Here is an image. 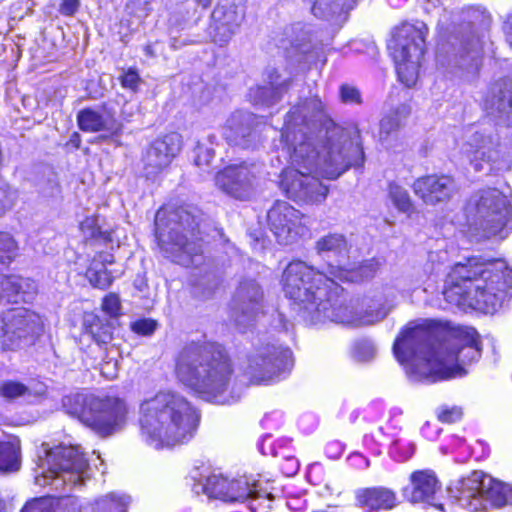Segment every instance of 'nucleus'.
<instances>
[{"mask_svg":"<svg viewBox=\"0 0 512 512\" xmlns=\"http://www.w3.org/2000/svg\"><path fill=\"white\" fill-rule=\"evenodd\" d=\"M17 193L15 190L4 183H0V215L11 209L16 201Z\"/></svg>","mask_w":512,"mask_h":512,"instance_id":"44","label":"nucleus"},{"mask_svg":"<svg viewBox=\"0 0 512 512\" xmlns=\"http://www.w3.org/2000/svg\"><path fill=\"white\" fill-rule=\"evenodd\" d=\"M81 130L87 132L105 131L110 135H117L121 129V123L109 111L84 109L77 116Z\"/></svg>","mask_w":512,"mask_h":512,"instance_id":"26","label":"nucleus"},{"mask_svg":"<svg viewBox=\"0 0 512 512\" xmlns=\"http://www.w3.org/2000/svg\"><path fill=\"white\" fill-rule=\"evenodd\" d=\"M457 502L468 512H487L512 505V485L474 471L457 488Z\"/></svg>","mask_w":512,"mask_h":512,"instance_id":"12","label":"nucleus"},{"mask_svg":"<svg viewBox=\"0 0 512 512\" xmlns=\"http://www.w3.org/2000/svg\"><path fill=\"white\" fill-rule=\"evenodd\" d=\"M461 151L476 171H482L485 165L495 170H507L512 163V154L500 145L497 135L469 130Z\"/></svg>","mask_w":512,"mask_h":512,"instance_id":"14","label":"nucleus"},{"mask_svg":"<svg viewBox=\"0 0 512 512\" xmlns=\"http://www.w3.org/2000/svg\"><path fill=\"white\" fill-rule=\"evenodd\" d=\"M393 352L411 379L436 382L465 375L464 366L480 358L481 342L472 327H451L433 335L417 325L401 332Z\"/></svg>","mask_w":512,"mask_h":512,"instance_id":"3","label":"nucleus"},{"mask_svg":"<svg viewBox=\"0 0 512 512\" xmlns=\"http://www.w3.org/2000/svg\"><path fill=\"white\" fill-rule=\"evenodd\" d=\"M415 452V444L408 438L406 433L396 436L390 445V455L399 462L410 459Z\"/></svg>","mask_w":512,"mask_h":512,"instance_id":"38","label":"nucleus"},{"mask_svg":"<svg viewBox=\"0 0 512 512\" xmlns=\"http://www.w3.org/2000/svg\"><path fill=\"white\" fill-rule=\"evenodd\" d=\"M193 480L192 491L197 494H205L209 498H215L227 502L231 498L229 494L230 480L221 474L211 473L207 469L200 471L195 469L191 472Z\"/></svg>","mask_w":512,"mask_h":512,"instance_id":"23","label":"nucleus"},{"mask_svg":"<svg viewBox=\"0 0 512 512\" xmlns=\"http://www.w3.org/2000/svg\"><path fill=\"white\" fill-rule=\"evenodd\" d=\"M448 261V252L445 249L430 251L428 254V262L432 265L433 270L439 271L441 266Z\"/></svg>","mask_w":512,"mask_h":512,"instance_id":"50","label":"nucleus"},{"mask_svg":"<svg viewBox=\"0 0 512 512\" xmlns=\"http://www.w3.org/2000/svg\"><path fill=\"white\" fill-rule=\"evenodd\" d=\"M377 349L369 339L356 340L351 347V356L357 362H367L376 355Z\"/></svg>","mask_w":512,"mask_h":512,"instance_id":"40","label":"nucleus"},{"mask_svg":"<svg viewBox=\"0 0 512 512\" xmlns=\"http://www.w3.org/2000/svg\"><path fill=\"white\" fill-rule=\"evenodd\" d=\"M17 252V244L8 234L0 232V263H9Z\"/></svg>","mask_w":512,"mask_h":512,"instance_id":"42","label":"nucleus"},{"mask_svg":"<svg viewBox=\"0 0 512 512\" xmlns=\"http://www.w3.org/2000/svg\"><path fill=\"white\" fill-rule=\"evenodd\" d=\"M35 291L34 282L29 279H24L20 276L2 275L0 276V295L6 297L8 300L18 301L21 299L26 301V294Z\"/></svg>","mask_w":512,"mask_h":512,"instance_id":"29","label":"nucleus"},{"mask_svg":"<svg viewBox=\"0 0 512 512\" xmlns=\"http://www.w3.org/2000/svg\"><path fill=\"white\" fill-rule=\"evenodd\" d=\"M340 99L346 104H359L361 103V94L359 90L349 84H343L339 89Z\"/></svg>","mask_w":512,"mask_h":512,"instance_id":"46","label":"nucleus"},{"mask_svg":"<svg viewBox=\"0 0 512 512\" xmlns=\"http://www.w3.org/2000/svg\"><path fill=\"white\" fill-rule=\"evenodd\" d=\"M131 327L137 334L150 335L156 329V322L150 319H143L132 323Z\"/></svg>","mask_w":512,"mask_h":512,"instance_id":"52","label":"nucleus"},{"mask_svg":"<svg viewBox=\"0 0 512 512\" xmlns=\"http://www.w3.org/2000/svg\"><path fill=\"white\" fill-rule=\"evenodd\" d=\"M89 477L88 460L79 446L43 443L38 451L35 483L54 490L82 485Z\"/></svg>","mask_w":512,"mask_h":512,"instance_id":"8","label":"nucleus"},{"mask_svg":"<svg viewBox=\"0 0 512 512\" xmlns=\"http://www.w3.org/2000/svg\"><path fill=\"white\" fill-rule=\"evenodd\" d=\"M413 189L426 204L435 205L448 201L456 192V185L449 176L429 175L418 178Z\"/></svg>","mask_w":512,"mask_h":512,"instance_id":"22","label":"nucleus"},{"mask_svg":"<svg viewBox=\"0 0 512 512\" xmlns=\"http://www.w3.org/2000/svg\"><path fill=\"white\" fill-rule=\"evenodd\" d=\"M63 408L102 437L120 432L127 423L128 406L117 396L73 394L62 400Z\"/></svg>","mask_w":512,"mask_h":512,"instance_id":"9","label":"nucleus"},{"mask_svg":"<svg viewBox=\"0 0 512 512\" xmlns=\"http://www.w3.org/2000/svg\"><path fill=\"white\" fill-rule=\"evenodd\" d=\"M512 288V269L504 260L477 257L458 262L450 269L443 296L451 307L495 313Z\"/></svg>","mask_w":512,"mask_h":512,"instance_id":"4","label":"nucleus"},{"mask_svg":"<svg viewBox=\"0 0 512 512\" xmlns=\"http://www.w3.org/2000/svg\"><path fill=\"white\" fill-rule=\"evenodd\" d=\"M1 395L7 399H14L24 395L27 392V387L19 382L7 381L1 385Z\"/></svg>","mask_w":512,"mask_h":512,"instance_id":"45","label":"nucleus"},{"mask_svg":"<svg viewBox=\"0 0 512 512\" xmlns=\"http://www.w3.org/2000/svg\"><path fill=\"white\" fill-rule=\"evenodd\" d=\"M463 416V409L456 405H442L437 409V418L442 423H454Z\"/></svg>","mask_w":512,"mask_h":512,"instance_id":"43","label":"nucleus"},{"mask_svg":"<svg viewBox=\"0 0 512 512\" xmlns=\"http://www.w3.org/2000/svg\"><path fill=\"white\" fill-rule=\"evenodd\" d=\"M215 183L227 195L248 200L256 192L257 178L253 169L245 164L230 165L216 174Z\"/></svg>","mask_w":512,"mask_h":512,"instance_id":"18","label":"nucleus"},{"mask_svg":"<svg viewBox=\"0 0 512 512\" xmlns=\"http://www.w3.org/2000/svg\"><path fill=\"white\" fill-rule=\"evenodd\" d=\"M78 8L79 0H62L59 11L65 16H71L76 13Z\"/></svg>","mask_w":512,"mask_h":512,"instance_id":"56","label":"nucleus"},{"mask_svg":"<svg viewBox=\"0 0 512 512\" xmlns=\"http://www.w3.org/2000/svg\"><path fill=\"white\" fill-rule=\"evenodd\" d=\"M280 145L289 157V166L280 176V188L291 199L303 203H321L328 187L319 176L334 180L350 167L364 163L358 141L326 119L318 97L306 99L287 114Z\"/></svg>","mask_w":512,"mask_h":512,"instance_id":"1","label":"nucleus"},{"mask_svg":"<svg viewBox=\"0 0 512 512\" xmlns=\"http://www.w3.org/2000/svg\"><path fill=\"white\" fill-rule=\"evenodd\" d=\"M182 148V137L178 133H169L156 139L147 149L144 157V170L152 177L166 169Z\"/></svg>","mask_w":512,"mask_h":512,"instance_id":"19","label":"nucleus"},{"mask_svg":"<svg viewBox=\"0 0 512 512\" xmlns=\"http://www.w3.org/2000/svg\"><path fill=\"white\" fill-rule=\"evenodd\" d=\"M20 467V441L0 442V470L15 471Z\"/></svg>","mask_w":512,"mask_h":512,"instance_id":"34","label":"nucleus"},{"mask_svg":"<svg viewBox=\"0 0 512 512\" xmlns=\"http://www.w3.org/2000/svg\"><path fill=\"white\" fill-rule=\"evenodd\" d=\"M199 419L195 407L182 394L170 389L148 394L139 403L140 436L155 449L191 439Z\"/></svg>","mask_w":512,"mask_h":512,"instance_id":"6","label":"nucleus"},{"mask_svg":"<svg viewBox=\"0 0 512 512\" xmlns=\"http://www.w3.org/2000/svg\"><path fill=\"white\" fill-rule=\"evenodd\" d=\"M456 449H463L467 450L465 440L463 438H460L458 436H453L451 438V443L447 447H442L443 453H449Z\"/></svg>","mask_w":512,"mask_h":512,"instance_id":"57","label":"nucleus"},{"mask_svg":"<svg viewBox=\"0 0 512 512\" xmlns=\"http://www.w3.org/2000/svg\"><path fill=\"white\" fill-rule=\"evenodd\" d=\"M303 214L285 201H276L267 212V223L281 245L297 243L308 233Z\"/></svg>","mask_w":512,"mask_h":512,"instance_id":"16","label":"nucleus"},{"mask_svg":"<svg viewBox=\"0 0 512 512\" xmlns=\"http://www.w3.org/2000/svg\"><path fill=\"white\" fill-rule=\"evenodd\" d=\"M486 108L512 124V75L496 81L487 95Z\"/></svg>","mask_w":512,"mask_h":512,"instance_id":"24","label":"nucleus"},{"mask_svg":"<svg viewBox=\"0 0 512 512\" xmlns=\"http://www.w3.org/2000/svg\"><path fill=\"white\" fill-rule=\"evenodd\" d=\"M229 494L231 498H227V502L250 501L251 504L249 507L252 511L260 507V504L254 505L253 501L259 500L260 498H264L268 501L273 499L271 493L264 490L259 481L247 476L232 478L230 480Z\"/></svg>","mask_w":512,"mask_h":512,"instance_id":"25","label":"nucleus"},{"mask_svg":"<svg viewBox=\"0 0 512 512\" xmlns=\"http://www.w3.org/2000/svg\"><path fill=\"white\" fill-rule=\"evenodd\" d=\"M287 461L290 464L291 474L296 473V471L298 470V462H297V460L294 459V458H290Z\"/></svg>","mask_w":512,"mask_h":512,"instance_id":"59","label":"nucleus"},{"mask_svg":"<svg viewBox=\"0 0 512 512\" xmlns=\"http://www.w3.org/2000/svg\"><path fill=\"white\" fill-rule=\"evenodd\" d=\"M318 254L335 258L336 264L329 263L327 271H316L301 260L291 261L282 275L285 295L301 306L303 317L311 324L335 323L365 326L383 320L389 313L384 305H368L360 313L344 305L339 297L337 280L357 282L372 276V264L350 268L346 264L349 245L344 235L330 233L319 238L315 244Z\"/></svg>","mask_w":512,"mask_h":512,"instance_id":"2","label":"nucleus"},{"mask_svg":"<svg viewBox=\"0 0 512 512\" xmlns=\"http://www.w3.org/2000/svg\"><path fill=\"white\" fill-rule=\"evenodd\" d=\"M199 221L192 209L160 208L155 216L156 238L164 255L185 267H198L204 262L200 239L196 236Z\"/></svg>","mask_w":512,"mask_h":512,"instance_id":"7","label":"nucleus"},{"mask_svg":"<svg viewBox=\"0 0 512 512\" xmlns=\"http://www.w3.org/2000/svg\"><path fill=\"white\" fill-rule=\"evenodd\" d=\"M114 262V257L108 252H101L96 255L86 271L89 283L99 289H107L113 280L120 275L114 274L107 269V265Z\"/></svg>","mask_w":512,"mask_h":512,"instance_id":"28","label":"nucleus"},{"mask_svg":"<svg viewBox=\"0 0 512 512\" xmlns=\"http://www.w3.org/2000/svg\"><path fill=\"white\" fill-rule=\"evenodd\" d=\"M469 23L473 26L486 29L490 23V17L485 10L471 8L468 11Z\"/></svg>","mask_w":512,"mask_h":512,"instance_id":"47","label":"nucleus"},{"mask_svg":"<svg viewBox=\"0 0 512 512\" xmlns=\"http://www.w3.org/2000/svg\"><path fill=\"white\" fill-rule=\"evenodd\" d=\"M213 0H196L198 5L202 6L203 8H207L211 5Z\"/></svg>","mask_w":512,"mask_h":512,"instance_id":"60","label":"nucleus"},{"mask_svg":"<svg viewBox=\"0 0 512 512\" xmlns=\"http://www.w3.org/2000/svg\"><path fill=\"white\" fill-rule=\"evenodd\" d=\"M291 367L289 348L267 344L257 347L248 356L243 372L252 384H270L280 380Z\"/></svg>","mask_w":512,"mask_h":512,"instance_id":"13","label":"nucleus"},{"mask_svg":"<svg viewBox=\"0 0 512 512\" xmlns=\"http://www.w3.org/2000/svg\"><path fill=\"white\" fill-rule=\"evenodd\" d=\"M343 451V444L337 440L328 442L325 447V453L331 459L339 458L342 455Z\"/></svg>","mask_w":512,"mask_h":512,"instance_id":"54","label":"nucleus"},{"mask_svg":"<svg viewBox=\"0 0 512 512\" xmlns=\"http://www.w3.org/2000/svg\"><path fill=\"white\" fill-rule=\"evenodd\" d=\"M250 115L241 112L233 114L226 122L223 135L232 144H242V139L250 134L247 125Z\"/></svg>","mask_w":512,"mask_h":512,"instance_id":"32","label":"nucleus"},{"mask_svg":"<svg viewBox=\"0 0 512 512\" xmlns=\"http://www.w3.org/2000/svg\"><path fill=\"white\" fill-rule=\"evenodd\" d=\"M503 29L506 36V41L512 48V13L507 17Z\"/></svg>","mask_w":512,"mask_h":512,"instance_id":"58","label":"nucleus"},{"mask_svg":"<svg viewBox=\"0 0 512 512\" xmlns=\"http://www.w3.org/2000/svg\"><path fill=\"white\" fill-rule=\"evenodd\" d=\"M210 24V35L215 43L227 44L239 28L243 14L238 11L237 6L218 5L214 8Z\"/></svg>","mask_w":512,"mask_h":512,"instance_id":"21","label":"nucleus"},{"mask_svg":"<svg viewBox=\"0 0 512 512\" xmlns=\"http://www.w3.org/2000/svg\"><path fill=\"white\" fill-rule=\"evenodd\" d=\"M214 157L213 149L205 147L202 144H198L195 149V164L198 167L209 166L211 160Z\"/></svg>","mask_w":512,"mask_h":512,"instance_id":"48","label":"nucleus"},{"mask_svg":"<svg viewBox=\"0 0 512 512\" xmlns=\"http://www.w3.org/2000/svg\"><path fill=\"white\" fill-rule=\"evenodd\" d=\"M440 433V428L434 423L426 422L421 428V434L428 440H436Z\"/></svg>","mask_w":512,"mask_h":512,"instance_id":"55","label":"nucleus"},{"mask_svg":"<svg viewBox=\"0 0 512 512\" xmlns=\"http://www.w3.org/2000/svg\"><path fill=\"white\" fill-rule=\"evenodd\" d=\"M80 231L85 241L95 240L108 242L111 241V234L103 228L101 220L98 216L86 217L80 223Z\"/></svg>","mask_w":512,"mask_h":512,"instance_id":"36","label":"nucleus"},{"mask_svg":"<svg viewBox=\"0 0 512 512\" xmlns=\"http://www.w3.org/2000/svg\"><path fill=\"white\" fill-rule=\"evenodd\" d=\"M482 43L477 40L470 44L465 55L461 56L460 67L466 71L467 75L474 76L481 66Z\"/></svg>","mask_w":512,"mask_h":512,"instance_id":"37","label":"nucleus"},{"mask_svg":"<svg viewBox=\"0 0 512 512\" xmlns=\"http://www.w3.org/2000/svg\"><path fill=\"white\" fill-rule=\"evenodd\" d=\"M388 198L393 206L402 213H408L412 209V201L408 191L396 183L388 186Z\"/></svg>","mask_w":512,"mask_h":512,"instance_id":"39","label":"nucleus"},{"mask_svg":"<svg viewBox=\"0 0 512 512\" xmlns=\"http://www.w3.org/2000/svg\"><path fill=\"white\" fill-rule=\"evenodd\" d=\"M121 85L124 88L130 89L132 91H136L139 83L140 77L136 70L128 69L124 74L120 77Z\"/></svg>","mask_w":512,"mask_h":512,"instance_id":"49","label":"nucleus"},{"mask_svg":"<svg viewBox=\"0 0 512 512\" xmlns=\"http://www.w3.org/2000/svg\"><path fill=\"white\" fill-rule=\"evenodd\" d=\"M263 309V291L254 280L241 282L232 303V318L238 329L244 332L256 321Z\"/></svg>","mask_w":512,"mask_h":512,"instance_id":"17","label":"nucleus"},{"mask_svg":"<svg viewBox=\"0 0 512 512\" xmlns=\"http://www.w3.org/2000/svg\"><path fill=\"white\" fill-rule=\"evenodd\" d=\"M0 337L5 347L14 349L21 341H32L43 331L41 317L23 307L9 309L0 315Z\"/></svg>","mask_w":512,"mask_h":512,"instance_id":"15","label":"nucleus"},{"mask_svg":"<svg viewBox=\"0 0 512 512\" xmlns=\"http://www.w3.org/2000/svg\"><path fill=\"white\" fill-rule=\"evenodd\" d=\"M311 11L317 17H326L353 7L355 0H307Z\"/></svg>","mask_w":512,"mask_h":512,"instance_id":"35","label":"nucleus"},{"mask_svg":"<svg viewBox=\"0 0 512 512\" xmlns=\"http://www.w3.org/2000/svg\"><path fill=\"white\" fill-rule=\"evenodd\" d=\"M465 215L483 237L506 238L512 231V196L496 188L479 190L469 198Z\"/></svg>","mask_w":512,"mask_h":512,"instance_id":"10","label":"nucleus"},{"mask_svg":"<svg viewBox=\"0 0 512 512\" xmlns=\"http://www.w3.org/2000/svg\"><path fill=\"white\" fill-rule=\"evenodd\" d=\"M427 32L423 21L404 22L395 29L388 44L398 78L407 87L414 86L418 80Z\"/></svg>","mask_w":512,"mask_h":512,"instance_id":"11","label":"nucleus"},{"mask_svg":"<svg viewBox=\"0 0 512 512\" xmlns=\"http://www.w3.org/2000/svg\"><path fill=\"white\" fill-rule=\"evenodd\" d=\"M100 371L106 379L112 380L117 377L118 362L114 359H110L109 361L101 364Z\"/></svg>","mask_w":512,"mask_h":512,"instance_id":"53","label":"nucleus"},{"mask_svg":"<svg viewBox=\"0 0 512 512\" xmlns=\"http://www.w3.org/2000/svg\"><path fill=\"white\" fill-rule=\"evenodd\" d=\"M174 374L180 384L206 401L224 405L240 398L233 385L231 360L218 343L186 344L175 358Z\"/></svg>","mask_w":512,"mask_h":512,"instance_id":"5","label":"nucleus"},{"mask_svg":"<svg viewBox=\"0 0 512 512\" xmlns=\"http://www.w3.org/2000/svg\"><path fill=\"white\" fill-rule=\"evenodd\" d=\"M130 503V496L112 492L96 499L93 510L98 512H127Z\"/></svg>","mask_w":512,"mask_h":512,"instance_id":"33","label":"nucleus"},{"mask_svg":"<svg viewBox=\"0 0 512 512\" xmlns=\"http://www.w3.org/2000/svg\"><path fill=\"white\" fill-rule=\"evenodd\" d=\"M20 512H82V506L74 497H40L28 501Z\"/></svg>","mask_w":512,"mask_h":512,"instance_id":"27","label":"nucleus"},{"mask_svg":"<svg viewBox=\"0 0 512 512\" xmlns=\"http://www.w3.org/2000/svg\"><path fill=\"white\" fill-rule=\"evenodd\" d=\"M89 334L98 345L107 344L112 340L111 327L108 324H103L97 317H93V323L89 326Z\"/></svg>","mask_w":512,"mask_h":512,"instance_id":"41","label":"nucleus"},{"mask_svg":"<svg viewBox=\"0 0 512 512\" xmlns=\"http://www.w3.org/2000/svg\"><path fill=\"white\" fill-rule=\"evenodd\" d=\"M102 309L110 316H116L120 310V299L116 294L105 296L102 302Z\"/></svg>","mask_w":512,"mask_h":512,"instance_id":"51","label":"nucleus"},{"mask_svg":"<svg viewBox=\"0 0 512 512\" xmlns=\"http://www.w3.org/2000/svg\"><path fill=\"white\" fill-rule=\"evenodd\" d=\"M410 114V108L401 104L394 110H391L380 121L379 139L382 143H386L390 138L396 136L399 128Z\"/></svg>","mask_w":512,"mask_h":512,"instance_id":"30","label":"nucleus"},{"mask_svg":"<svg viewBox=\"0 0 512 512\" xmlns=\"http://www.w3.org/2000/svg\"><path fill=\"white\" fill-rule=\"evenodd\" d=\"M410 483L404 488L403 495L411 503H423L444 511L438 503L441 484L434 471L425 469L414 471L410 475Z\"/></svg>","mask_w":512,"mask_h":512,"instance_id":"20","label":"nucleus"},{"mask_svg":"<svg viewBox=\"0 0 512 512\" xmlns=\"http://www.w3.org/2000/svg\"><path fill=\"white\" fill-rule=\"evenodd\" d=\"M269 85L258 87L254 92V101L256 104H263L271 106L277 103L284 91H286L287 83L279 82V75L277 71L272 70L269 72Z\"/></svg>","mask_w":512,"mask_h":512,"instance_id":"31","label":"nucleus"}]
</instances>
